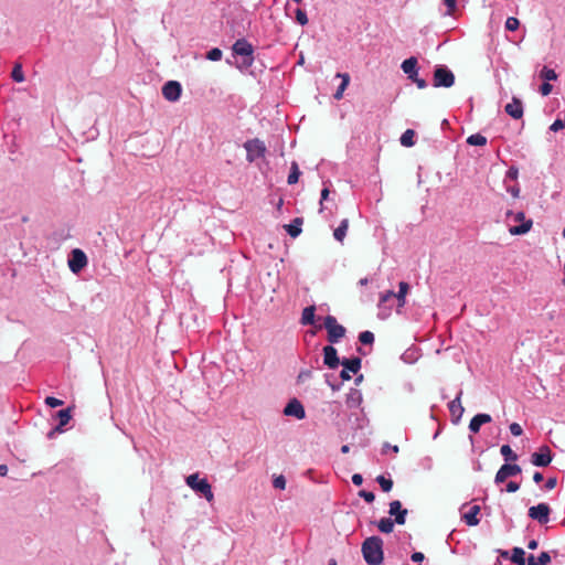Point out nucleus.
<instances>
[{"label":"nucleus","instance_id":"nucleus-12","mask_svg":"<svg viewBox=\"0 0 565 565\" xmlns=\"http://www.w3.org/2000/svg\"><path fill=\"white\" fill-rule=\"evenodd\" d=\"M87 265V257L82 249L75 248L71 253L68 267L74 273H79Z\"/></svg>","mask_w":565,"mask_h":565},{"label":"nucleus","instance_id":"nucleus-6","mask_svg":"<svg viewBox=\"0 0 565 565\" xmlns=\"http://www.w3.org/2000/svg\"><path fill=\"white\" fill-rule=\"evenodd\" d=\"M455 84V75L446 65H436L433 75L434 87L449 88Z\"/></svg>","mask_w":565,"mask_h":565},{"label":"nucleus","instance_id":"nucleus-50","mask_svg":"<svg viewBox=\"0 0 565 565\" xmlns=\"http://www.w3.org/2000/svg\"><path fill=\"white\" fill-rule=\"evenodd\" d=\"M45 404L50 407H57V406H61L63 405V401L62 399H58L54 396H47L45 398Z\"/></svg>","mask_w":565,"mask_h":565},{"label":"nucleus","instance_id":"nucleus-57","mask_svg":"<svg viewBox=\"0 0 565 565\" xmlns=\"http://www.w3.org/2000/svg\"><path fill=\"white\" fill-rule=\"evenodd\" d=\"M412 82L415 83L419 89H424L428 86L427 82L418 76L416 77V79H413Z\"/></svg>","mask_w":565,"mask_h":565},{"label":"nucleus","instance_id":"nucleus-10","mask_svg":"<svg viewBox=\"0 0 565 565\" xmlns=\"http://www.w3.org/2000/svg\"><path fill=\"white\" fill-rule=\"evenodd\" d=\"M522 469L516 463L505 462L500 467L494 477V483L500 484L503 483L508 478L514 477L521 473Z\"/></svg>","mask_w":565,"mask_h":565},{"label":"nucleus","instance_id":"nucleus-51","mask_svg":"<svg viewBox=\"0 0 565 565\" xmlns=\"http://www.w3.org/2000/svg\"><path fill=\"white\" fill-rule=\"evenodd\" d=\"M552 89H553V86H552L547 81H545V82L541 85V87H540V92H541V94H542L543 96H547V95H550V94H551V92H552Z\"/></svg>","mask_w":565,"mask_h":565},{"label":"nucleus","instance_id":"nucleus-17","mask_svg":"<svg viewBox=\"0 0 565 565\" xmlns=\"http://www.w3.org/2000/svg\"><path fill=\"white\" fill-rule=\"evenodd\" d=\"M461 396H462V391L460 390L458 392L457 396L455 397V399H452L448 404V408H449V412H450V414L452 416V422L455 424L459 423V420L461 419L462 414L465 412V408L461 405Z\"/></svg>","mask_w":565,"mask_h":565},{"label":"nucleus","instance_id":"nucleus-7","mask_svg":"<svg viewBox=\"0 0 565 565\" xmlns=\"http://www.w3.org/2000/svg\"><path fill=\"white\" fill-rule=\"evenodd\" d=\"M244 148L246 150V160L248 162H254L255 160L263 158L266 153V146L264 141L257 138L247 140L244 143Z\"/></svg>","mask_w":565,"mask_h":565},{"label":"nucleus","instance_id":"nucleus-47","mask_svg":"<svg viewBox=\"0 0 565 565\" xmlns=\"http://www.w3.org/2000/svg\"><path fill=\"white\" fill-rule=\"evenodd\" d=\"M329 189L328 188H323L322 191H321V198H320V211H323V209H328V205H324L326 202H328V196H329Z\"/></svg>","mask_w":565,"mask_h":565},{"label":"nucleus","instance_id":"nucleus-21","mask_svg":"<svg viewBox=\"0 0 565 565\" xmlns=\"http://www.w3.org/2000/svg\"><path fill=\"white\" fill-rule=\"evenodd\" d=\"M363 397L362 393L358 388H351L347 394V406L349 408H356L362 404Z\"/></svg>","mask_w":565,"mask_h":565},{"label":"nucleus","instance_id":"nucleus-64","mask_svg":"<svg viewBox=\"0 0 565 565\" xmlns=\"http://www.w3.org/2000/svg\"><path fill=\"white\" fill-rule=\"evenodd\" d=\"M385 449H390V451H393V452H395V454H397V452H398V446H396V445L392 446V445H391V444H388V443H386V444L384 445V450H385Z\"/></svg>","mask_w":565,"mask_h":565},{"label":"nucleus","instance_id":"nucleus-16","mask_svg":"<svg viewBox=\"0 0 565 565\" xmlns=\"http://www.w3.org/2000/svg\"><path fill=\"white\" fill-rule=\"evenodd\" d=\"M407 513L408 511L402 507L401 501L394 500L390 503L388 514L391 516H394V521L396 524H405Z\"/></svg>","mask_w":565,"mask_h":565},{"label":"nucleus","instance_id":"nucleus-54","mask_svg":"<svg viewBox=\"0 0 565 565\" xmlns=\"http://www.w3.org/2000/svg\"><path fill=\"white\" fill-rule=\"evenodd\" d=\"M556 484H557V479L555 477H552L546 480L544 487L546 490H552L556 487Z\"/></svg>","mask_w":565,"mask_h":565},{"label":"nucleus","instance_id":"nucleus-34","mask_svg":"<svg viewBox=\"0 0 565 565\" xmlns=\"http://www.w3.org/2000/svg\"><path fill=\"white\" fill-rule=\"evenodd\" d=\"M525 552L522 547L512 548L511 561L516 565L525 564Z\"/></svg>","mask_w":565,"mask_h":565},{"label":"nucleus","instance_id":"nucleus-44","mask_svg":"<svg viewBox=\"0 0 565 565\" xmlns=\"http://www.w3.org/2000/svg\"><path fill=\"white\" fill-rule=\"evenodd\" d=\"M520 26V21L515 17H509L505 21V29L508 31H516Z\"/></svg>","mask_w":565,"mask_h":565},{"label":"nucleus","instance_id":"nucleus-35","mask_svg":"<svg viewBox=\"0 0 565 565\" xmlns=\"http://www.w3.org/2000/svg\"><path fill=\"white\" fill-rule=\"evenodd\" d=\"M500 454L504 458L505 462L516 461L519 458L509 445L501 446Z\"/></svg>","mask_w":565,"mask_h":565},{"label":"nucleus","instance_id":"nucleus-22","mask_svg":"<svg viewBox=\"0 0 565 565\" xmlns=\"http://www.w3.org/2000/svg\"><path fill=\"white\" fill-rule=\"evenodd\" d=\"M479 512H480L479 505L470 507L469 511L462 515V519L466 522V524L469 526L478 525L480 522V520L478 519Z\"/></svg>","mask_w":565,"mask_h":565},{"label":"nucleus","instance_id":"nucleus-1","mask_svg":"<svg viewBox=\"0 0 565 565\" xmlns=\"http://www.w3.org/2000/svg\"><path fill=\"white\" fill-rule=\"evenodd\" d=\"M232 55L238 57L235 62V67L242 73L248 71L255 62L254 46L245 38H241L234 42L232 45Z\"/></svg>","mask_w":565,"mask_h":565},{"label":"nucleus","instance_id":"nucleus-28","mask_svg":"<svg viewBox=\"0 0 565 565\" xmlns=\"http://www.w3.org/2000/svg\"><path fill=\"white\" fill-rule=\"evenodd\" d=\"M337 77H340L342 79L341 84L338 86L335 93L333 94L334 99L339 100L342 98L343 92L345 90V88L348 87V85L350 83V76L347 73H344V74L338 73Z\"/></svg>","mask_w":565,"mask_h":565},{"label":"nucleus","instance_id":"nucleus-58","mask_svg":"<svg viewBox=\"0 0 565 565\" xmlns=\"http://www.w3.org/2000/svg\"><path fill=\"white\" fill-rule=\"evenodd\" d=\"M312 375V372L310 370H302L298 375V381H305L307 379H310Z\"/></svg>","mask_w":565,"mask_h":565},{"label":"nucleus","instance_id":"nucleus-42","mask_svg":"<svg viewBox=\"0 0 565 565\" xmlns=\"http://www.w3.org/2000/svg\"><path fill=\"white\" fill-rule=\"evenodd\" d=\"M295 19L300 25H306L308 23L307 12L300 8L295 10Z\"/></svg>","mask_w":565,"mask_h":565},{"label":"nucleus","instance_id":"nucleus-32","mask_svg":"<svg viewBox=\"0 0 565 565\" xmlns=\"http://www.w3.org/2000/svg\"><path fill=\"white\" fill-rule=\"evenodd\" d=\"M349 222L347 218L342 220L339 226L334 230L333 236L338 242H342L347 235Z\"/></svg>","mask_w":565,"mask_h":565},{"label":"nucleus","instance_id":"nucleus-45","mask_svg":"<svg viewBox=\"0 0 565 565\" xmlns=\"http://www.w3.org/2000/svg\"><path fill=\"white\" fill-rule=\"evenodd\" d=\"M273 486L275 489L284 490L286 488V478L282 475L275 477Z\"/></svg>","mask_w":565,"mask_h":565},{"label":"nucleus","instance_id":"nucleus-36","mask_svg":"<svg viewBox=\"0 0 565 565\" xmlns=\"http://www.w3.org/2000/svg\"><path fill=\"white\" fill-rule=\"evenodd\" d=\"M414 137H415V131L412 130V129H407L403 132V135L401 136V145L404 146V147H412L414 146L415 141H414Z\"/></svg>","mask_w":565,"mask_h":565},{"label":"nucleus","instance_id":"nucleus-3","mask_svg":"<svg viewBox=\"0 0 565 565\" xmlns=\"http://www.w3.org/2000/svg\"><path fill=\"white\" fill-rule=\"evenodd\" d=\"M186 484L206 501L212 502L214 494L206 478H200L199 473H192L185 479Z\"/></svg>","mask_w":565,"mask_h":565},{"label":"nucleus","instance_id":"nucleus-20","mask_svg":"<svg viewBox=\"0 0 565 565\" xmlns=\"http://www.w3.org/2000/svg\"><path fill=\"white\" fill-rule=\"evenodd\" d=\"M492 420L491 416L489 414H486V413H479L477 415H475L470 423H469V430L472 433V434H477L479 433L481 426L483 424H488Z\"/></svg>","mask_w":565,"mask_h":565},{"label":"nucleus","instance_id":"nucleus-56","mask_svg":"<svg viewBox=\"0 0 565 565\" xmlns=\"http://www.w3.org/2000/svg\"><path fill=\"white\" fill-rule=\"evenodd\" d=\"M425 558L424 554L422 552H414L412 555H411V559L414 562V563H420L423 562Z\"/></svg>","mask_w":565,"mask_h":565},{"label":"nucleus","instance_id":"nucleus-60","mask_svg":"<svg viewBox=\"0 0 565 565\" xmlns=\"http://www.w3.org/2000/svg\"><path fill=\"white\" fill-rule=\"evenodd\" d=\"M352 482H353V484H355V486H361V484L363 483V477H362V475H360V473H354V475L352 476Z\"/></svg>","mask_w":565,"mask_h":565},{"label":"nucleus","instance_id":"nucleus-40","mask_svg":"<svg viewBox=\"0 0 565 565\" xmlns=\"http://www.w3.org/2000/svg\"><path fill=\"white\" fill-rule=\"evenodd\" d=\"M376 481L384 492H388L393 488V481L391 479L385 478L384 476H379L376 478Z\"/></svg>","mask_w":565,"mask_h":565},{"label":"nucleus","instance_id":"nucleus-62","mask_svg":"<svg viewBox=\"0 0 565 565\" xmlns=\"http://www.w3.org/2000/svg\"><path fill=\"white\" fill-rule=\"evenodd\" d=\"M508 192H510L513 198H518L520 194V189L519 186H512L508 189Z\"/></svg>","mask_w":565,"mask_h":565},{"label":"nucleus","instance_id":"nucleus-39","mask_svg":"<svg viewBox=\"0 0 565 565\" xmlns=\"http://www.w3.org/2000/svg\"><path fill=\"white\" fill-rule=\"evenodd\" d=\"M11 77L17 83H22L25 79L21 64L14 65L11 72Z\"/></svg>","mask_w":565,"mask_h":565},{"label":"nucleus","instance_id":"nucleus-43","mask_svg":"<svg viewBox=\"0 0 565 565\" xmlns=\"http://www.w3.org/2000/svg\"><path fill=\"white\" fill-rule=\"evenodd\" d=\"M223 56V52L218 47H213L206 53V58L213 62L220 61Z\"/></svg>","mask_w":565,"mask_h":565},{"label":"nucleus","instance_id":"nucleus-29","mask_svg":"<svg viewBox=\"0 0 565 565\" xmlns=\"http://www.w3.org/2000/svg\"><path fill=\"white\" fill-rule=\"evenodd\" d=\"M551 563V555L548 552H542L537 559L533 554L527 557V565H548Z\"/></svg>","mask_w":565,"mask_h":565},{"label":"nucleus","instance_id":"nucleus-53","mask_svg":"<svg viewBox=\"0 0 565 565\" xmlns=\"http://www.w3.org/2000/svg\"><path fill=\"white\" fill-rule=\"evenodd\" d=\"M519 489H520V483H518V482H515V481H510V482H508V484H507L505 491H507V492H510V493H514V492H516Z\"/></svg>","mask_w":565,"mask_h":565},{"label":"nucleus","instance_id":"nucleus-4","mask_svg":"<svg viewBox=\"0 0 565 565\" xmlns=\"http://www.w3.org/2000/svg\"><path fill=\"white\" fill-rule=\"evenodd\" d=\"M507 220L510 222L519 223V225L510 226L509 233L514 236L526 234L533 225L531 218H526L524 212H507Z\"/></svg>","mask_w":565,"mask_h":565},{"label":"nucleus","instance_id":"nucleus-27","mask_svg":"<svg viewBox=\"0 0 565 565\" xmlns=\"http://www.w3.org/2000/svg\"><path fill=\"white\" fill-rule=\"evenodd\" d=\"M316 307L315 306H309V307H306L303 310H302V315H301V318H300V323L302 326H311L315 323L316 321Z\"/></svg>","mask_w":565,"mask_h":565},{"label":"nucleus","instance_id":"nucleus-25","mask_svg":"<svg viewBox=\"0 0 565 565\" xmlns=\"http://www.w3.org/2000/svg\"><path fill=\"white\" fill-rule=\"evenodd\" d=\"M58 424L55 426V430L64 431V426L67 425L72 418L71 408L61 409L56 413Z\"/></svg>","mask_w":565,"mask_h":565},{"label":"nucleus","instance_id":"nucleus-2","mask_svg":"<svg viewBox=\"0 0 565 565\" xmlns=\"http://www.w3.org/2000/svg\"><path fill=\"white\" fill-rule=\"evenodd\" d=\"M363 558L367 565H381L383 563V540L380 536H370L362 543Z\"/></svg>","mask_w":565,"mask_h":565},{"label":"nucleus","instance_id":"nucleus-55","mask_svg":"<svg viewBox=\"0 0 565 565\" xmlns=\"http://www.w3.org/2000/svg\"><path fill=\"white\" fill-rule=\"evenodd\" d=\"M392 306H386L385 309L381 310L379 309V318L380 319H386L391 315Z\"/></svg>","mask_w":565,"mask_h":565},{"label":"nucleus","instance_id":"nucleus-33","mask_svg":"<svg viewBox=\"0 0 565 565\" xmlns=\"http://www.w3.org/2000/svg\"><path fill=\"white\" fill-rule=\"evenodd\" d=\"M300 177V170L298 167V163L296 161H292L290 164V171L287 178V183L292 185L296 184Z\"/></svg>","mask_w":565,"mask_h":565},{"label":"nucleus","instance_id":"nucleus-59","mask_svg":"<svg viewBox=\"0 0 565 565\" xmlns=\"http://www.w3.org/2000/svg\"><path fill=\"white\" fill-rule=\"evenodd\" d=\"M326 382L328 383V385L331 387L332 391H339L341 388V384H335V383H332L329 379H330V375L329 374H326Z\"/></svg>","mask_w":565,"mask_h":565},{"label":"nucleus","instance_id":"nucleus-19","mask_svg":"<svg viewBox=\"0 0 565 565\" xmlns=\"http://www.w3.org/2000/svg\"><path fill=\"white\" fill-rule=\"evenodd\" d=\"M504 110L513 119H520L523 116V104L519 98L513 97L512 100L505 105Z\"/></svg>","mask_w":565,"mask_h":565},{"label":"nucleus","instance_id":"nucleus-24","mask_svg":"<svg viewBox=\"0 0 565 565\" xmlns=\"http://www.w3.org/2000/svg\"><path fill=\"white\" fill-rule=\"evenodd\" d=\"M303 220L301 217L294 218L289 224L285 225V230L291 237H297L301 233Z\"/></svg>","mask_w":565,"mask_h":565},{"label":"nucleus","instance_id":"nucleus-23","mask_svg":"<svg viewBox=\"0 0 565 565\" xmlns=\"http://www.w3.org/2000/svg\"><path fill=\"white\" fill-rule=\"evenodd\" d=\"M420 353L419 349L416 347H411L406 349L401 355V360L407 364H414L419 359Z\"/></svg>","mask_w":565,"mask_h":565},{"label":"nucleus","instance_id":"nucleus-15","mask_svg":"<svg viewBox=\"0 0 565 565\" xmlns=\"http://www.w3.org/2000/svg\"><path fill=\"white\" fill-rule=\"evenodd\" d=\"M182 93V86L177 81H169L162 87V95L169 102H177Z\"/></svg>","mask_w":565,"mask_h":565},{"label":"nucleus","instance_id":"nucleus-14","mask_svg":"<svg viewBox=\"0 0 565 565\" xmlns=\"http://www.w3.org/2000/svg\"><path fill=\"white\" fill-rule=\"evenodd\" d=\"M322 353H323V364L327 367L334 370L341 364L342 360H340V358L338 355V350L333 347V344L326 345L322 349Z\"/></svg>","mask_w":565,"mask_h":565},{"label":"nucleus","instance_id":"nucleus-37","mask_svg":"<svg viewBox=\"0 0 565 565\" xmlns=\"http://www.w3.org/2000/svg\"><path fill=\"white\" fill-rule=\"evenodd\" d=\"M467 143L470 146H486L487 138L481 134H472L467 138Z\"/></svg>","mask_w":565,"mask_h":565},{"label":"nucleus","instance_id":"nucleus-61","mask_svg":"<svg viewBox=\"0 0 565 565\" xmlns=\"http://www.w3.org/2000/svg\"><path fill=\"white\" fill-rule=\"evenodd\" d=\"M457 0H444V4L448 8L449 11H452L456 8Z\"/></svg>","mask_w":565,"mask_h":565},{"label":"nucleus","instance_id":"nucleus-63","mask_svg":"<svg viewBox=\"0 0 565 565\" xmlns=\"http://www.w3.org/2000/svg\"><path fill=\"white\" fill-rule=\"evenodd\" d=\"M533 481L535 483H540L541 481H543V475L541 472H539V471L534 472Z\"/></svg>","mask_w":565,"mask_h":565},{"label":"nucleus","instance_id":"nucleus-31","mask_svg":"<svg viewBox=\"0 0 565 565\" xmlns=\"http://www.w3.org/2000/svg\"><path fill=\"white\" fill-rule=\"evenodd\" d=\"M394 524H395V521L392 520L391 518H382L377 522V527L382 533L388 534V533L393 532Z\"/></svg>","mask_w":565,"mask_h":565},{"label":"nucleus","instance_id":"nucleus-38","mask_svg":"<svg viewBox=\"0 0 565 565\" xmlns=\"http://www.w3.org/2000/svg\"><path fill=\"white\" fill-rule=\"evenodd\" d=\"M540 77L544 81L551 82L557 79V74L553 68L544 66L540 72Z\"/></svg>","mask_w":565,"mask_h":565},{"label":"nucleus","instance_id":"nucleus-30","mask_svg":"<svg viewBox=\"0 0 565 565\" xmlns=\"http://www.w3.org/2000/svg\"><path fill=\"white\" fill-rule=\"evenodd\" d=\"M395 299V292L393 290H387L380 296L379 300V309L383 310L386 306H392V301Z\"/></svg>","mask_w":565,"mask_h":565},{"label":"nucleus","instance_id":"nucleus-41","mask_svg":"<svg viewBox=\"0 0 565 565\" xmlns=\"http://www.w3.org/2000/svg\"><path fill=\"white\" fill-rule=\"evenodd\" d=\"M359 341L364 344V345H367V344H373L374 342V334L373 332L371 331H362L360 334H359Z\"/></svg>","mask_w":565,"mask_h":565},{"label":"nucleus","instance_id":"nucleus-46","mask_svg":"<svg viewBox=\"0 0 565 565\" xmlns=\"http://www.w3.org/2000/svg\"><path fill=\"white\" fill-rule=\"evenodd\" d=\"M518 175H519V170H518V168H515V167H513V166H512V167H510V168L507 170V172H505V179H504V180H505V181H508V180L514 181V180H516V179H518Z\"/></svg>","mask_w":565,"mask_h":565},{"label":"nucleus","instance_id":"nucleus-9","mask_svg":"<svg viewBox=\"0 0 565 565\" xmlns=\"http://www.w3.org/2000/svg\"><path fill=\"white\" fill-rule=\"evenodd\" d=\"M551 508L547 503H539L529 509V516L540 524H546L550 521Z\"/></svg>","mask_w":565,"mask_h":565},{"label":"nucleus","instance_id":"nucleus-48","mask_svg":"<svg viewBox=\"0 0 565 565\" xmlns=\"http://www.w3.org/2000/svg\"><path fill=\"white\" fill-rule=\"evenodd\" d=\"M509 429H510V433L515 436V437H519L523 434V429L521 427L520 424L518 423H512L510 426H509Z\"/></svg>","mask_w":565,"mask_h":565},{"label":"nucleus","instance_id":"nucleus-18","mask_svg":"<svg viewBox=\"0 0 565 565\" xmlns=\"http://www.w3.org/2000/svg\"><path fill=\"white\" fill-rule=\"evenodd\" d=\"M402 71L407 75L409 81L416 79L418 76V62L415 56H411L402 62Z\"/></svg>","mask_w":565,"mask_h":565},{"label":"nucleus","instance_id":"nucleus-11","mask_svg":"<svg viewBox=\"0 0 565 565\" xmlns=\"http://www.w3.org/2000/svg\"><path fill=\"white\" fill-rule=\"evenodd\" d=\"M553 459L552 451L548 446H541L537 451L531 456L532 465L536 467H547Z\"/></svg>","mask_w":565,"mask_h":565},{"label":"nucleus","instance_id":"nucleus-26","mask_svg":"<svg viewBox=\"0 0 565 565\" xmlns=\"http://www.w3.org/2000/svg\"><path fill=\"white\" fill-rule=\"evenodd\" d=\"M409 290V285L406 281L398 284V291L395 292V299L397 300V307L403 308L406 303V295Z\"/></svg>","mask_w":565,"mask_h":565},{"label":"nucleus","instance_id":"nucleus-49","mask_svg":"<svg viewBox=\"0 0 565 565\" xmlns=\"http://www.w3.org/2000/svg\"><path fill=\"white\" fill-rule=\"evenodd\" d=\"M359 497L363 498L367 503H372L375 499V494L372 491L361 490Z\"/></svg>","mask_w":565,"mask_h":565},{"label":"nucleus","instance_id":"nucleus-13","mask_svg":"<svg viewBox=\"0 0 565 565\" xmlns=\"http://www.w3.org/2000/svg\"><path fill=\"white\" fill-rule=\"evenodd\" d=\"M284 415L301 420L306 417V411L299 399L291 398L284 408Z\"/></svg>","mask_w":565,"mask_h":565},{"label":"nucleus","instance_id":"nucleus-5","mask_svg":"<svg viewBox=\"0 0 565 565\" xmlns=\"http://www.w3.org/2000/svg\"><path fill=\"white\" fill-rule=\"evenodd\" d=\"M323 327L327 330V339L330 344L338 343L345 335V328L339 324L337 318L329 315L323 320Z\"/></svg>","mask_w":565,"mask_h":565},{"label":"nucleus","instance_id":"nucleus-52","mask_svg":"<svg viewBox=\"0 0 565 565\" xmlns=\"http://www.w3.org/2000/svg\"><path fill=\"white\" fill-rule=\"evenodd\" d=\"M563 128H564V124H563V120L559 119V118L555 119L553 121V124L550 126V130H552L554 132H556V131H558V130H561Z\"/></svg>","mask_w":565,"mask_h":565},{"label":"nucleus","instance_id":"nucleus-8","mask_svg":"<svg viewBox=\"0 0 565 565\" xmlns=\"http://www.w3.org/2000/svg\"><path fill=\"white\" fill-rule=\"evenodd\" d=\"M340 365L343 366L340 372V379L344 382L351 380L350 373L356 374L360 371L362 360L359 356L344 358Z\"/></svg>","mask_w":565,"mask_h":565}]
</instances>
